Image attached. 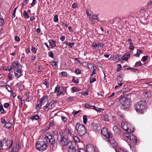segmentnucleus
Returning <instances> with one entry per match:
<instances>
[{
    "instance_id": "obj_33",
    "label": "nucleus",
    "mask_w": 152,
    "mask_h": 152,
    "mask_svg": "<svg viewBox=\"0 0 152 152\" xmlns=\"http://www.w3.org/2000/svg\"><path fill=\"white\" fill-rule=\"evenodd\" d=\"M104 120L106 121H109V118L108 116L107 115H105L103 116Z\"/></svg>"
},
{
    "instance_id": "obj_39",
    "label": "nucleus",
    "mask_w": 152,
    "mask_h": 152,
    "mask_svg": "<svg viewBox=\"0 0 152 152\" xmlns=\"http://www.w3.org/2000/svg\"><path fill=\"white\" fill-rule=\"evenodd\" d=\"M148 56H144L142 58V60L143 61H146L148 58Z\"/></svg>"
},
{
    "instance_id": "obj_6",
    "label": "nucleus",
    "mask_w": 152,
    "mask_h": 152,
    "mask_svg": "<svg viewBox=\"0 0 152 152\" xmlns=\"http://www.w3.org/2000/svg\"><path fill=\"white\" fill-rule=\"evenodd\" d=\"M121 127L129 133L133 132L134 129L132 125L127 122H123L121 124Z\"/></svg>"
},
{
    "instance_id": "obj_46",
    "label": "nucleus",
    "mask_w": 152,
    "mask_h": 152,
    "mask_svg": "<svg viewBox=\"0 0 152 152\" xmlns=\"http://www.w3.org/2000/svg\"><path fill=\"white\" fill-rule=\"evenodd\" d=\"M49 56L52 58H53V54L52 52H50L48 53Z\"/></svg>"
},
{
    "instance_id": "obj_59",
    "label": "nucleus",
    "mask_w": 152,
    "mask_h": 152,
    "mask_svg": "<svg viewBox=\"0 0 152 152\" xmlns=\"http://www.w3.org/2000/svg\"><path fill=\"white\" fill-rule=\"evenodd\" d=\"M69 45L71 48H73L74 47V43H71L69 44Z\"/></svg>"
},
{
    "instance_id": "obj_28",
    "label": "nucleus",
    "mask_w": 152,
    "mask_h": 152,
    "mask_svg": "<svg viewBox=\"0 0 152 152\" xmlns=\"http://www.w3.org/2000/svg\"><path fill=\"white\" fill-rule=\"evenodd\" d=\"M52 66L55 68H56L57 67L56 63L55 61H52L51 62Z\"/></svg>"
},
{
    "instance_id": "obj_25",
    "label": "nucleus",
    "mask_w": 152,
    "mask_h": 152,
    "mask_svg": "<svg viewBox=\"0 0 152 152\" xmlns=\"http://www.w3.org/2000/svg\"><path fill=\"white\" fill-rule=\"evenodd\" d=\"M0 111L1 113H5L6 111L4 110L3 106L1 104L0 106Z\"/></svg>"
},
{
    "instance_id": "obj_43",
    "label": "nucleus",
    "mask_w": 152,
    "mask_h": 152,
    "mask_svg": "<svg viewBox=\"0 0 152 152\" xmlns=\"http://www.w3.org/2000/svg\"><path fill=\"white\" fill-rule=\"evenodd\" d=\"M96 79L95 78H91L90 79V83H92L93 82L96 81Z\"/></svg>"
},
{
    "instance_id": "obj_12",
    "label": "nucleus",
    "mask_w": 152,
    "mask_h": 152,
    "mask_svg": "<svg viewBox=\"0 0 152 152\" xmlns=\"http://www.w3.org/2000/svg\"><path fill=\"white\" fill-rule=\"evenodd\" d=\"M86 149L88 152H98L96 147L92 145H88L86 146Z\"/></svg>"
},
{
    "instance_id": "obj_36",
    "label": "nucleus",
    "mask_w": 152,
    "mask_h": 152,
    "mask_svg": "<svg viewBox=\"0 0 152 152\" xmlns=\"http://www.w3.org/2000/svg\"><path fill=\"white\" fill-rule=\"evenodd\" d=\"M53 20L55 22H57L58 20V15H56L54 16L53 18Z\"/></svg>"
},
{
    "instance_id": "obj_56",
    "label": "nucleus",
    "mask_w": 152,
    "mask_h": 152,
    "mask_svg": "<svg viewBox=\"0 0 152 152\" xmlns=\"http://www.w3.org/2000/svg\"><path fill=\"white\" fill-rule=\"evenodd\" d=\"M61 74L64 76H66L67 75V73L65 72H61Z\"/></svg>"
},
{
    "instance_id": "obj_52",
    "label": "nucleus",
    "mask_w": 152,
    "mask_h": 152,
    "mask_svg": "<svg viewBox=\"0 0 152 152\" xmlns=\"http://www.w3.org/2000/svg\"><path fill=\"white\" fill-rule=\"evenodd\" d=\"M15 41L18 42H19L20 41V38L17 36L15 37Z\"/></svg>"
},
{
    "instance_id": "obj_16",
    "label": "nucleus",
    "mask_w": 152,
    "mask_h": 152,
    "mask_svg": "<svg viewBox=\"0 0 152 152\" xmlns=\"http://www.w3.org/2000/svg\"><path fill=\"white\" fill-rule=\"evenodd\" d=\"M25 95L26 96V101L30 102L31 100L32 99V96L31 95L30 93L27 92H26L25 93Z\"/></svg>"
},
{
    "instance_id": "obj_41",
    "label": "nucleus",
    "mask_w": 152,
    "mask_h": 152,
    "mask_svg": "<svg viewBox=\"0 0 152 152\" xmlns=\"http://www.w3.org/2000/svg\"><path fill=\"white\" fill-rule=\"evenodd\" d=\"M88 66L91 71H92V69H93V68H94L93 65L92 64H89L88 65Z\"/></svg>"
},
{
    "instance_id": "obj_42",
    "label": "nucleus",
    "mask_w": 152,
    "mask_h": 152,
    "mask_svg": "<svg viewBox=\"0 0 152 152\" xmlns=\"http://www.w3.org/2000/svg\"><path fill=\"white\" fill-rule=\"evenodd\" d=\"M92 73H91V74L90 75V76L91 77H92L93 75L95 74H96L95 73V69L94 68H93V69H92Z\"/></svg>"
},
{
    "instance_id": "obj_45",
    "label": "nucleus",
    "mask_w": 152,
    "mask_h": 152,
    "mask_svg": "<svg viewBox=\"0 0 152 152\" xmlns=\"http://www.w3.org/2000/svg\"><path fill=\"white\" fill-rule=\"evenodd\" d=\"M9 79L10 80H12V74H11L10 72L7 75Z\"/></svg>"
},
{
    "instance_id": "obj_4",
    "label": "nucleus",
    "mask_w": 152,
    "mask_h": 152,
    "mask_svg": "<svg viewBox=\"0 0 152 152\" xmlns=\"http://www.w3.org/2000/svg\"><path fill=\"white\" fill-rule=\"evenodd\" d=\"M43 140L42 141L38 142L35 144L36 148L40 151H42L46 149L48 146V142Z\"/></svg>"
},
{
    "instance_id": "obj_18",
    "label": "nucleus",
    "mask_w": 152,
    "mask_h": 152,
    "mask_svg": "<svg viewBox=\"0 0 152 152\" xmlns=\"http://www.w3.org/2000/svg\"><path fill=\"white\" fill-rule=\"evenodd\" d=\"M12 67L13 68H15L17 67L19 68L21 66V65L17 61H14L12 64Z\"/></svg>"
},
{
    "instance_id": "obj_30",
    "label": "nucleus",
    "mask_w": 152,
    "mask_h": 152,
    "mask_svg": "<svg viewBox=\"0 0 152 152\" xmlns=\"http://www.w3.org/2000/svg\"><path fill=\"white\" fill-rule=\"evenodd\" d=\"M23 15L25 18L28 19L29 18V15L28 13L25 10L23 11Z\"/></svg>"
},
{
    "instance_id": "obj_51",
    "label": "nucleus",
    "mask_w": 152,
    "mask_h": 152,
    "mask_svg": "<svg viewBox=\"0 0 152 152\" xmlns=\"http://www.w3.org/2000/svg\"><path fill=\"white\" fill-rule=\"evenodd\" d=\"M61 119L64 122H65L66 121L67 119L64 116H61Z\"/></svg>"
},
{
    "instance_id": "obj_64",
    "label": "nucleus",
    "mask_w": 152,
    "mask_h": 152,
    "mask_svg": "<svg viewBox=\"0 0 152 152\" xmlns=\"http://www.w3.org/2000/svg\"><path fill=\"white\" fill-rule=\"evenodd\" d=\"M50 126H52L54 125V122L53 121H52L50 122L49 123Z\"/></svg>"
},
{
    "instance_id": "obj_9",
    "label": "nucleus",
    "mask_w": 152,
    "mask_h": 152,
    "mask_svg": "<svg viewBox=\"0 0 152 152\" xmlns=\"http://www.w3.org/2000/svg\"><path fill=\"white\" fill-rule=\"evenodd\" d=\"M48 97L47 96H45L41 98L39 101V104H37L36 106V109L39 110L41 108L42 105L44 104V103L48 101Z\"/></svg>"
},
{
    "instance_id": "obj_63",
    "label": "nucleus",
    "mask_w": 152,
    "mask_h": 152,
    "mask_svg": "<svg viewBox=\"0 0 152 152\" xmlns=\"http://www.w3.org/2000/svg\"><path fill=\"white\" fill-rule=\"evenodd\" d=\"M60 39L61 41H63L65 39V37L64 36H62L60 38Z\"/></svg>"
},
{
    "instance_id": "obj_21",
    "label": "nucleus",
    "mask_w": 152,
    "mask_h": 152,
    "mask_svg": "<svg viewBox=\"0 0 152 152\" xmlns=\"http://www.w3.org/2000/svg\"><path fill=\"white\" fill-rule=\"evenodd\" d=\"M144 96L147 98H150L151 96V92L149 91H144L143 92Z\"/></svg>"
},
{
    "instance_id": "obj_61",
    "label": "nucleus",
    "mask_w": 152,
    "mask_h": 152,
    "mask_svg": "<svg viewBox=\"0 0 152 152\" xmlns=\"http://www.w3.org/2000/svg\"><path fill=\"white\" fill-rule=\"evenodd\" d=\"M28 1V0H25L23 1V4L22 6V7H23L24 5L26 4H27Z\"/></svg>"
},
{
    "instance_id": "obj_5",
    "label": "nucleus",
    "mask_w": 152,
    "mask_h": 152,
    "mask_svg": "<svg viewBox=\"0 0 152 152\" xmlns=\"http://www.w3.org/2000/svg\"><path fill=\"white\" fill-rule=\"evenodd\" d=\"M75 129L78 134L80 136L84 135L86 132L85 127L84 125L77 123Z\"/></svg>"
},
{
    "instance_id": "obj_55",
    "label": "nucleus",
    "mask_w": 152,
    "mask_h": 152,
    "mask_svg": "<svg viewBox=\"0 0 152 152\" xmlns=\"http://www.w3.org/2000/svg\"><path fill=\"white\" fill-rule=\"evenodd\" d=\"M6 88L9 91H11V88L9 86H6Z\"/></svg>"
},
{
    "instance_id": "obj_50",
    "label": "nucleus",
    "mask_w": 152,
    "mask_h": 152,
    "mask_svg": "<svg viewBox=\"0 0 152 152\" xmlns=\"http://www.w3.org/2000/svg\"><path fill=\"white\" fill-rule=\"evenodd\" d=\"M97 46L98 48H102L103 46L104 45L102 44L98 43L97 44Z\"/></svg>"
},
{
    "instance_id": "obj_62",
    "label": "nucleus",
    "mask_w": 152,
    "mask_h": 152,
    "mask_svg": "<svg viewBox=\"0 0 152 152\" xmlns=\"http://www.w3.org/2000/svg\"><path fill=\"white\" fill-rule=\"evenodd\" d=\"M80 112L79 111H73L72 113L74 114V115H76Z\"/></svg>"
},
{
    "instance_id": "obj_1",
    "label": "nucleus",
    "mask_w": 152,
    "mask_h": 152,
    "mask_svg": "<svg viewBox=\"0 0 152 152\" xmlns=\"http://www.w3.org/2000/svg\"><path fill=\"white\" fill-rule=\"evenodd\" d=\"M101 133L104 137V138L107 141L109 142L113 147L115 149L116 147L117 143L112 137L111 133L108 132L107 128H103L102 129Z\"/></svg>"
},
{
    "instance_id": "obj_3",
    "label": "nucleus",
    "mask_w": 152,
    "mask_h": 152,
    "mask_svg": "<svg viewBox=\"0 0 152 152\" xmlns=\"http://www.w3.org/2000/svg\"><path fill=\"white\" fill-rule=\"evenodd\" d=\"M122 108H126L129 107L130 99L128 98L121 97L118 98Z\"/></svg>"
},
{
    "instance_id": "obj_24",
    "label": "nucleus",
    "mask_w": 152,
    "mask_h": 152,
    "mask_svg": "<svg viewBox=\"0 0 152 152\" xmlns=\"http://www.w3.org/2000/svg\"><path fill=\"white\" fill-rule=\"evenodd\" d=\"M113 129L115 133L118 134L119 133L120 130L117 126H114L113 128Z\"/></svg>"
},
{
    "instance_id": "obj_38",
    "label": "nucleus",
    "mask_w": 152,
    "mask_h": 152,
    "mask_svg": "<svg viewBox=\"0 0 152 152\" xmlns=\"http://www.w3.org/2000/svg\"><path fill=\"white\" fill-rule=\"evenodd\" d=\"M11 122H10V121H9L7 123L5 124V126L6 127L9 128H10L11 126Z\"/></svg>"
},
{
    "instance_id": "obj_2",
    "label": "nucleus",
    "mask_w": 152,
    "mask_h": 152,
    "mask_svg": "<svg viewBox=\"0 0 152 152\" xmlns=\"http://www.w3.org/2000/svg\"><path fill=\"white\" fill-rule=\"evenodd\" d=\"M146 103L145 101H140L134 105V108L136 111L142 113L147 107H145Z\"/></svg>"
},
{
    "instance_id": "obj_44",
    "label": "nucleus",
    "mask_w": 152,
    "mask_h": 152,
    "mask_svg": "<svg viewBox=\"0 0 152 152\" xmlns=\"http://www.w3.org/2000/svg\"><path fill=\"white\" fill-rule=\"evenodd\" d=\"M134 48V47L133 45V43L132 42L130 43V46L129 47V49L130 50H133Z\"/></svg>"
},
{
    "instance_id": "obj_17",
    "label": "nucleus",
    "mask_w": 152,
    "mask_h": 152,
    "mask_svg": "<svg viewBox=\"0 0 152 152\" xmlns=\"http://www.w3.org/2000/svg\"><path fill=\"white\" fill-rule=\"evenodd\" d=\"M130 54L129 53H126L124 56H122V59L124 61H126L130 57Z\"/></svg>"
},
{
    "instance_id": "obj_14",
    "label": "nucleus",
    "mask_w": 152,
    "mask_h": 152,
    "mask_svg": "<svg viewBox=\"0 0 152 152\" xmlns=\"http://www.w3.org/2000/svg\"><path fill=\"white\" fill-rule=\"evenodd\" d=\"M21 70L19 68H17L15 70V75L17 78L20 77L21 75Z\"/></svg>"
},
{
    "instance_id": "obj_19",
    "label": "nucleus",
    "mask_w": 152,
    "mask_h": 152,
    "mask_svg": "<svg viewBox=\"0 0 152 152\" xmlns=\"http://www.w3.org/2000/svg\"><path fill=\"white\" fill-rule=\"evenodd\" d=\"M60 86L59 85H58L55 88L54 92L56 93L57 95L58 96H59L61 93V92L60 91Z\"/></svg>"
},
{
    "instance_id": "obj_32",
    "label": "nucleus",
    "mask_w": 152,
    "mask_h": 152,
    "mask_svg": "<svg viewBox=\"0 0 152 152\" xmlns=\"http://www.w3.org/2000/svg\"><path fill=\"white\" fill-rule=\"evenodd\" d=\"M12 66H9L7 67H5L4 68V69L7 71H10L11 69H12Z\"/></svg>"
},
{
    "instance_id": "obj_60",
    "label": "nucleus",
    "mask_w": 152,
    "mask_h": 152,
    "mask_svg": "<svg viewBox=\"0 0 152 152\" xmlns=\"http://www.w3.org/2000/svg\"><path fill=\"white\" fill-rule=\"evenodd\" d=\"M79 152H86V151L85 149L82 148L80 149L79 150Z\"/></svg>"
},
{
    "instance_id": "obj_20",
    "label": "nucleus",
    "mask_w": 152,
    "mask_h": 152,
    "mask_svg": "<svg viewBox=\"0 0 152 152\" xmlns=\"http://www.w3.org/2000/svg\"><path fill=\"white\" fill-rule=\"evenodd\" d=\"M68 152H76L77 151L75 147L72 145H70L68 148Z\"/></svg>"
},
{
    "instance_id": "obj_35",
    "label": "nucleus",
    "mask_w": 152,
    "mask_h": 152,
    "mask_svg": "<svg viewBox=\"0 0 152 152\" xmlns=\"http://www.w3.org/2000/svg\"><path fill=\"white\" fill-rule=\"evenodd\" d=\"M86 13L87 16L89 17V18H91L93 14V13L91 12H86Z\"/></svg>"
},
{
    "instance_id": "obj_7",
    "label": "nucleus",
    "mask_w": 152,
    "mask_h": 152,
    "mask_svg": "<svg viewBox=\"0 0 152 152\" xmlns=\"http://www.w3.org/2000/svg\"><path fill=\"white\" fill-rule=\"evenodd\" d=\"M124 138L127 142H130L132 143L136 144L137 143V138L133 135H130L129 134L125 133L124 134Z\"/></svg>"
},
{
    "instance_id": "obj_23",
    "label": "nucleus",
    "mask_w": 152,
    "mask_h": 152,
    "mask_svg": "<svg viewBox=\"0 0 152 152\" xmlns=\"http://www.w3.org/2000/svg\"><path fill=\"white\" fill-rule=\"evenodd\" d=\"M91 109H93L96 111L101 112L103 110V109L98 108L95 107L94 106H91Z\"/></svg>"
},
{
    "instance_id": "obj_26",
    "label": "nucleus",
    "mask_w": 152,
    "mask_h": 152,
    "mask_svg": "<svg viewBox=\"0 0 152 152\" xmlns=\"http://www.w3.org/2000/svg\"><path fill=\"white\" fill-rule=\"evenodd\" d=\"M39 118V116L37 115H34L32 116L31 117V118L32 120H37Z\"/></svg>"
},
{
    "instance_id": "obj_58",
    "label": "nucleus",
    "mask_w": 152,
    "mask_h": 152,
    "mask_svg": "<svg viewBox=\"0 0 152 152\" xmlns=\"http://www.w3.org/2000/svg\"><path fill=\"white\" fill-rule=\"evenodd\" d=\"M136 64L137 65H138L139 66H141L142 65L141 63V62L140 61L137 62L136 63Z\"/></svg>"
},
{
    "instance_id": "obj_10",
    "label": "nucleus",
    "mask_w": 152,
    "mask_h": 152,
    "mask_svg": "<svg viewBox=\"0 0 152 152\" xmlns=\"http://www.w3.org/2000/svg\"><path fill=\"white\" fill-rule=\"evenodd\" d=\"M45 140L48 141V140L49 142L51 144H53L55 143V140L54 136L52 135L50 133H47L45 137V138L44 140L45 141ZM48 142V141H47Z\"/></svg>"
},
{
    "instance_id": "obj_22",
    "label": "nucleus",
    "mask_w": 152,
    "mask_h": 152,
    "mask_svg": "<svg viewBox=\"0 0 152 152\" xmlns=\"http://www.w3.org/2000/svg\"><path fill=\"white\" fill-rule=\"evenodd\" d=\"M56 42L55 41L53 40H52L51 42H49L50 45L51 47V48H53L55 47H56Z\"/></svg>"
},
{
    "instance_id": "obj_29",
    "label": "nucleus",
    "mask_w": 152,
    "mask_h": 152,
    "mask_svg": "<svg viewBox=\"0 0 152 152\" xmlns=\"http://www.w3.org/2000/svg\"><path fill=\"white\" fill-rule=\"evenodd\" d=\"M73 138L76 142H79L80 141V139L77 136H73Z\"/></svg>"
},
{
    "instance_id": "obj_54",
    "label": "nucleus",
    "mask_w": 152,
    "mask_h": 152,
    "mask_svg": "<svg viewBox=\"0 0 152 152\" xmlns=\"http://www.w3.org/2000/svg\"><path fill=\"white\" fill-rule=\"evenodd\" d=\"M72 81L73 82L78 83L79 80L78 79H77L76 80H75L74 77L72 80Z\"/></svg>"
},
{
    "instance_id": "obj_27",
    "label": "nucleus",
    "mask_w": 152,
    "mask_h": 152,
    "mask_svg": "<svg viewBox=\"0 0 152 152\" xmlns=\"http://www.w3.org/2000/svg\"><path fill=\"white\" fill-rule=\"evenodd\" d=\"M142 53V51L141 50H137V53L135 54V56L137 57H139L140 55Z\"/></svg>"
},
{
    "instance_id": "obj_11",
    "label": "nucleus",
    "mask_w": 152,
    "mask_h": 152,
    "mask_svg": "<svg viewBox=\"0 0 152 152\" xmlns=\"http://www.w3.org/2000/svg\"><path fill=\"white\" fill-rule=\"evenodd\" d=\"M12 141L7 139H4L2 141V144L3 147H8L6 149H9L12 146Z\"/></svg>"
},
{
    "instance_id": "obj_8",
    "label": "nucleus",
    "mask_w": 152,
    "mask_h": 152,
    "mask_svg": "<svg viewBox=\"0 0 152 152\" xmlns=\"http://www.w3.org/2000/svg\"><path fill=\"white\" fill-rule=\"evenodd\" d=\"M60 134L61 137V139L60 141L61 144L62 146L67 145L69 143V141L67 139L65 134L63 132H61Z\"/></svg>"
},
{
    "instance_id": "obj_49",
    "label": "nucleus",
    "mask_w": 152,
    "mask_h": 152,
    "mask_svg": "<svg viewBox=\"0 0 152 152\" xmlns=\"http://www.w3.org/2000/svg\"><path fill=\"white\" fill-rule=\"evenodd\" d=\"M31 50L32 52H34V53H36L37 50V49L35 48L32 47V48Z\"/></svg>"
},
{
    "instance_id": "obj_47",
    "label": "nucleus",
    "mask_w": 152,
    "mask_h": 152,
    "mask_svg": "<svg viewBox=\"0 0 152 152\" xmlns=\"http://www.w3.org/2000/svg\"><path fill=\"white\" fill-rule=\"evenodd\" d=\"M9 106V104L8 103H5L4 105V107L6 108H7Z\"/></svg>"
},
{
    "instance_id": "obj_57",
    "label": "nucleus",
    "mask_w": 152,
    "mask_h": 152,
    "mask_svg": "<svg viewBox=\"0 0 152 152\" xmlns=\"http://www.w3.org/2000/svg\"><path fill=\"white\" fill-rule=\"evenodd\" d=\"M75 72L77 74H80V71L79 69H77L75 71Z\"/></svg>"
},
{
    "instance_id": "obj_13",
    "label": "nucleus",
    "mask_w": 152,
    "mask_h": 152,
    "mask_svg": "<svg viewBox=\"0 0 152 152\" xmlns=\"http://www.w3.org/2000/svg\"><path fill=\"white\" fill-rule=\"evenodd\" d=\"M64 132L69 135H71L73 132L72 129L70 126H67L64 130Z\"/></svg>"
},
{
    "instance_id": "obj_34",
    "label": "nucleus",
    "mask_w": 152,
    "mask_h": 152,
    "mask_svg": "<svg viewBox=\"0 0 152 152\" xmlns=\"http://www.w3.org/2000/svg\"><path fill=\"white\" fill-rule=\"evenodd\" d=\"M49 106L48 109L49 110L52 109L54 106V104L53 103H49Z\"/></svg>"
},
{
    "instance_id": "obj_53",
    "label": "nucleus",
    "mask_w": 152,
    "mask_h": 152,
    "mask_svg": "<svg viewBox=\"0 0 152 152\" xmlns=\"http://www.w3.org/2000/svg\"><path fill=\"white\" fill-rule=\"evenodd\" d=\"M130 70H131L133 72H136L137 71V69L134 68H130L129 69Z\"/></svg>"
},
{
    "instance_id": "obj_40",
    "label": "nucleus",
    "mask_w": 152,
    "mask_h": 152,
    "mask_svg": "<svg viewBox=\"0 0 152 152\" xmlns=\"http://www.w3.org/2000/svg\"><path fill=\"white\" fill-rule=\"evenodd\" d=\"M49 103L47 104L45 107L44 108V109L45 111H48V110H49V109H48V108H49Z\"/></svg>"
},
{
    "instance_id": "obj_48",
    "label": "nucleus",
    "mask_w": 152,
    "mask_h": 152,
    "mask_svg": "<svg viewBox=\"0 0 152 152\" xmlns=\"http://www.w3.org/2000/svg\"><path fill=\"white\" fill-rule=\"evenodd\" d=\"M92 18L95 20H97L98 18V16L97 15H94L93 14Z\"/></svg>"
},
{
    "instance_id": "obj_31",
    "label": "nucleus",
    "mask_w": 152,
    "mask_h": 152,
    "mask_svg": "<svg viewBox=\"0 0 152 152\" xmlns=\"http://www.w3.org/2000/svg\"><path fill=\"white\" fill-rule=\"evenodd\" d=\"M83 123L85 124H86L87 120V116L86 115H84L83 117Z\"/></svg>"
},
{
    "instance_id": "obj_15",
    "label": "nucleus",
    "mask_w": 152,
    "mask_h": 152,
    "mask_svg": "<svg viewBox=\"0 0 152 152\" xmlns=\"http://www.w3.org/2000/svg\"><path fill=\"white\" fill-rule=\"evenodd\" d=\"M20 146L18 144L14 145L9 152H18L19 150Z\"/></svg>"
},
{
    "instance_id": "obj_37",
    "label": "nucleus",
    "mask_w": 152,
    "mask_h": 152,
    "mask_svg": "<svg viewBox=\"0 0 152 152\" xmlns=\"http://www.w3.org/2000/svg\"><path fill=\"white\" fill-rule=\"evenodd\" d=\"M72 90L74 92H76L79 91V89L76 87H73L72 88Z\"/></svg>"
}]
</instances>
